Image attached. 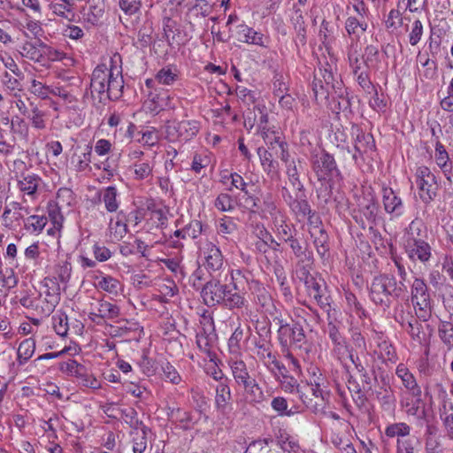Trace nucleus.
<instances>
[{
    "label": "nucleus",
    "instance_id": "obj_1",
    "mask_svg": "<svg viewBox=\"0 0 453 453\" xmlns=\"http://www.w3.org/2000/svg\"><path fill=\"white\" fill-rule=\"evenodd\" d=\"M121 57L113 55L108 63L98 65L93 71L90 81L91 93H97L101 102L117 100L123 93Z\"/></svg>",
    "mask_w": 453,
    "mask_h": 453
},
{
    "label": "nucleus",
    "instance_id": "obj_2",
    "mask_svg": "<svg viewBox=\"0 0 453 453\" xmlns=\"http://www.w3.org/2000/svg\"><path fill=\"white\" fill-rule=\"evenodd\" d=\"M425 229L420 221L412 220L406 232L405 251L412 261L426 263L432 257V249L424 239Z\"/></svg>",
    "mask_w": 453,
    "mask_h": 453
},
{
    "label": "nucleus",
    "instance_id": "obj_3",
    "mask_svg": "<svg viewBox=\"0 0 453 453\" xmlns=\"http://www.w3.org/2000/svg\"><path fill=\"white\" fill-rule=\"evenodd\" d=\"M407 289L403 281L397 282L394 276L380 274L372 279L370 296L375 303L388 305L390 297H399Z\"/></svg>",
    "mask_w": 453,
    "mask_h": 453
},
{
    "label": "nucleus",
    "instance_id": "obj_4",
    "mask_svg": "<svg viewBox=\"0 0 453 453\" xmlns=\"http://www.w3.org/2000/svg\"><path fill=\"white\" fill-rule=\"evenodd\" d=\"M36 298L39 304V315L49 316L52 313L60 301V286L57 278H45Z\"/></svg>",
    "mask_w": 453,
    "mask_h": 453
},
{
    "label": "nucleus",
    "instance_id": "obj_5",
    "mask_svg": "<svg viewBox=\"0 0 453 453\" xmlns=\"http://www.w3.org/2000/svg\"><path fill=\"white\" fill-rule=\"evenodd\" d=\"M199 131L195 120H172L165 125V138L170 142H187L193 139Z\"/></svg>",
    "mask_w": 453,
    "mask_h": 453
},
{
    "label": "nucleus",
    "instance_id": "obj_6",
    "mask_svg": "<svg viewBox=\"0 0 453 453\" xmlns=\"http://www.w3.org/2000/svg\"><path fill=\"white\" fill-rule=\"evenodd\" d=\"M415 182L418 190V196L421 201L428 204L436 196L438 183L434 173L426 165L416 168Z\"/></svg>",
    "mask_w": 453,
    "mask_h": 453
},
{
    "label": "nucleus",
    "instance_id": "obj_7",
    "mask_svg": "<svg viewBox=\"0 0 453 453\" xmlns=\"http://www.w3.org/2000/svg\"><path fill=\"white\" fill-rule=\"evenodd\" d=\"M312 168L320 180H326L339 174L334 157L326 152L313 157Z\"/></svg>",
    "mask_w": 453,
    "mask_h": 453
},
{
    "label": "nucleus",
    "instance_id": "obj_8",
    "mask_svg": "<svg viewBox=\"0 0 453 453\" xmlns=\"http://www.w3.org/2000/svg\"><path fill=\"white\" fill-rule=\"evenodd\" d=\"M201 254L203 265L209 273L219 272L224 267V256L219 247L213 242H205L201 248Z\"/></svg>",
    "mask_w": 453,
    "mask_h": 453
},
{
    "label": "nucleus",
    "instance_id": "obj_9",
    "mask_svg": "<svg viewBox=\"0 0 453 453\" xmlns=\"http://www.w3.org/2000/svg\"><path fill=\"white\" fill-rule=\"evenodd\" d=\"M422 391H411L403 395L400 400V405L409 416L422 418L426 415L425 403L422 400Z\"/></svg>",
    "mask_w": 453,
    "mask_h": 453
},
{
    "label": "nucleus",
    "instance_id": "obj_10",
    "mask_svg": "<svg viewBox=\"0 0 453 453\" xmlns=\"http://www.w3.org/2000/svg\"><path fill=\"white\" fill-rule=\"evenodd\" d=\"M235 37L241 42L257 45L262 48H268L270 43L269 36L256 31L245 23H241L236 26Z\"/></svg>",
    "mask_w": 453,
    "mask_h": 453
},
{
    "label": "nucleus",
    "instance_id": "obj_11",
    "mask_svg": "<svg viewBox=\"0 0 453 453\" xmlns=\"http://www.w3.org/2000/svg\"><path fill=\"white\" fill-rule=\"evenodd\" d=\"M381 195L384 210L391 216V219L399 218L403 215L404 203L402 198L391 188L383 185Z\"/></svg>",
    "mask_w": 453,
    "mask_h": 453
},
{
    "label": "nucleus",
    "instance_id": "obj_12",
    "mask_svg": "<svg viewBox=\"0 0 453 453\" xmlns=\"http://www.w3.org/2000/svg\"><path fill=\"white\" fill-rule=\"evenodd\" d=\"M174 97L168 91L150 92L145 102L146 108L151 113H158L161 111L173 109Z\"/></svg>",
    "mask_w": 453,
    "mask_h": 453
},
{
    "label": "nucleus",
    "instance_id": "obj_13",
    "mask_svg": "<svg viewBox=\"0 0 453 453\" xmlns=\"http://www.w3.org/2000/svg\"><path fill=\"white\" fill-rule=\"evenodd\" d=\"M226 285L221 284L218 280H209L202 288L201 296L207 306L221 303L225 296Z\"/></svg>",
    "mask_w": 453,
    "mask_h": 453
},
{
    "label": "nucleus",
    "instance_id": "obj_14",
    "mask_svg": "<svg viewBox=\"0 0 453 453\" xmlns=\"http://www.w3.org/2000/svg\"><path fill=\"white\" fill-rule=\"evenodd\" d=\"M214 405L216 411L223 416L228 415L232 411V392L229 383H220L215 386Z\"/></svg>",
    "mask_w": 453,
    "mask_h": 453
},
{
    "label": "nucleus",
    "instance_id": "obj_15",
    "mask_svg": "<svg viewBox=\"0 0 453 453\" xmlns=\"http://www.w3.org/2000/svg\"><path fill=\"white\" fill-rule=\"evenodd\" d=\"M359 210L366 220L374 224L378 219L380 208L375 195L371 188L365 189L363 198L358 203Z\"/></svg>",
    "mask_w": 453,
    "mask_h": 453
},
{
    "label": "nucleus",
    "instance_id": "obj_16",
    "mask_svg": "<svg viewBox=\"0 0 453 453\" xmlns=\"http://www.w3.org/2000/svg\"><path fill=\"white\" fill-rule=\"evenodd\" d=\"M278 337L284 347L291 343H301L304 341L305 334L303 327L297 324L282 325L278 328Z\"/></svg>",
    "mask_w": 453,
    "mask_h": 453
},
{
    "label": "nucleus",
    "instance_id": "obj_17",
    "mask_svg": "<svg viewBox=\"0 0 453 453\" xmlns=\"http://www.w3.org/2000/svg\"><path fill=\"white\" fill-rule=\"evenodd\" d=\"M305 285L309 296L313 298L322 309L328 311L330 301L329 296L326 295V288L312 277L306 279Z\"/></svg>",
    "mask_w": 453,
    "mask_h": 453
},
{
    "label": "nucleus",
    "instance_id": "obj_18",
    "mask_svg": "<svg viewBox=\"0 0 453 453\" xmlns=\"http://www.w3.org/2000/svg\"><path fill=\"white\" fill-rule=\"evenodd\" d=\"M255 112L258 113V117L257 118V124L258 127V129L261 133V135L265 141V142L268 145L269 150H273V142L272 139H273L274 135H277L274 131H271L268 127V114L265 109V106L264 105H256L254 107Z\"/></svg>",
    "mask_w": 453,
    "mask_h": 453
},
{
    "label": "nucleus",
    "instance_id": "obj_19",
    "mask_svg": "<svg viewBox=\"0 0 453 453\" xmlns=\"http://www.w3.org/2000/svg\"><path fill=\"white\" fill-rule=\"evenodd\" d=\"M42 184V178L35 173L22 174L18 180V188L24 195L35 199L36 193Z\"/></svg>",
    "mask_w": 453,
    "mask_h": 453
},
{
    "label": "nucleus",
    "instance_id": "obj_20",
    "mask_svg": "<svg viewBox=\"0 0 453 453\" xmlns=\"http://www.w3.org/2000/svg\"><path fill=\"white\" fill-rule=\"evenodd\" d=\"M95 286L114 296L121 295L124 289L123 284L118 279L104 273L95 277Z\"/></svg>",
    "mask_w": 453,
    "mask_h": 453
},
{
    "label": "nucleus",
    "instance_id": "obj_21",
    "mask_svg": "<svg viewBox=\"0 0 453 453\" xmlns=\"http://www.w3.org/2000/svg\"><path fill=\"white\" fill-rule=\"evenodd\" d=\"M354 148L356 152L353 154V159L356 162H357L358 158L364 159V156L372 152L375 148L373 137L370 134L364 132L357 133Z\"/></svg>",
    "mask_w": 453,
    "mask_h": 453
},
{
    "label": "nucleus",
    "instance_id": "obj_22",
    "mask_svg": "<svg viewBox=\"0 0 453 453\" xmlns=\"http://www.w3.org/2000/svg\"><path fill=\"white\" fill-rule=\"evenodd\" d=\"M100 202L104 204L108 212H117L120 205L119 193L115 186H108L100 189L98 193Z\"/></svg>",
    "mask_w": 453,
    "mask_h": 453
},
{
    "label": "nucleus",
    "instance_id": "obj_23",
    "mask_svg": "<svg viewBox=\"0 0 453 453\" xmlns=\"http://www.w3.org/2000/svg\"><path fill=\"white\" fill-rule=\"evenodd\" d=\"M49 8L53 14L68 21H72L75 18L76 5L70 0H52L49 4Z\"/></svg>",
    "mask_w": 453,
    "mask_h": 453
},
{
    "label": "nucleus",
    "instance_id": "obj_24",
    "mask_svg": "<svg viewBox=\"0 0 453 453\" xmlns=\"http://www.w3.org/2000/svg\"><path fill=\"white\" fill-rule=\"evenodd\" d=\"M209 328L203 327L196 334V344L199 349L208 356L216 342V334L214 333L212 323H209Z\"/></svg>",
    "mask_w": 453,
    "mask_h": 453
},
{
    "label": "nucleus",
    "instance_id": "obj_25",
    "mask_svg": "<svg viewBox=\"0 0 453 453\" xmlns=\"http://www.w3.org/2000/svg\"><path fill=\"white\" fill-rule=\"evenodd\" d=\"M180 72L174 65H168L159 69L155 74V81L163 86H173L180 80Z\"/></svg>",
    "mask_w": 453,
    "mask_h": 453
},
{
    "label": "nucleus",
    "instance_id": "obj_26",
    "mask_svg": "<svg viewBox=\"0 0 453 453\" xmlns=\"http://www.w3.org/2000/svg\"><path fill=\"white\" fill-rule=\"evenodd\" d=\"M367 27V20L363 17L350 15L345 22V29L354 42H358L357 39L365 34Z\"/></svg>",
    "mask_w": 453,
    "mask_h": 453
},
{
    "label": "nucleus",
    "instance_id": "obj_27",
    "mask_svg": "<svg viewBox=\"0 0 453 453\" xmlns=\"http://www.w3.org/2000/svg\"><path fill=\"white\" fill-rule=\"evenodd\" d=\"M238 386L243 388L247 396L250 398V403H261L266 400V396L262 388L251 376L250 379L245 380Z\"/></svg>",
    "mask_w": 453,
    "mask_h": 453
},
{
    "label": "nucleus",
    "instance_id": "obj_28",
    "mask_svg": "<svg viewBox=\"0 0 453 453\" xmlns=\"http://www.w3.org/2000/svg\"><path fill=\"white\" fill-rule=\"evenodd\" d=\"M127 226L124 221L123 213L118 212L115 219H111L108 226L109 236L111 242H119L127 234Z\"/></svg>",
    "mask_w": 453,
    "mask_h": 453
},
{
    "label": "nucleus",
    "instance_id": "obj_29",
    "mask_svg": "<svg viewBox=\"0 0 453 453\" xmlns=\"http://www.w3.org/2000/svg\"><path fill=\"white\" fill-rule=\"evenodd\" d=\"M24 73H21L20 76L12 75L9 72L3 73L2 84L4 89L14 97L19 96L24 90L23 87Z\"/></svg>",
    "mask_w": 453,
    "mask_h": 453
},
{
    "label": "nucleus",
    "instance_id": "obj_30",
    "mask_svg": "<svg viewBox=\"0 0 453 453\" xmlns=\"http://www.w3.org/2000/svg\"><path fill=\"white\" fill-rule=\"evenodd\" d=\"M263 170L271 178L278 176L279 164L273 159V154L264 147H259L257 150Z\"/></svg>",
    "mask_w": 453,
    "mask_h": 453
},
{
    "label": "nucleus",
    "instance_id": "obj_31",
    "mask_svg": "<svg viewBox=\"0 0 453 453\" xmlns=\"http://www.w3.org/2000/svg\"><path fill=\"white\" fill-rule=\"evenodd\" d=\"M92 148L87 146L84 151H79V148L74 150L70 163L77 172H83L90 168Z\"/></svg>",
    "mask_w": 453,
    "mask_h": 453
},
{
    "label": "nucleus",
    "instance_id": "obj_32",
    "mask_svg": "<svg viewBox=\"0 0 453 453\" xmlns=\"http://www.w3.org/2000/svg\"><path fill=\"white\" fill-rule=\"evenodd\" d=\"M287 202L291 211L297 217L305 218L307 215L311 213V206L309 205L307 200L305 199V196L302 191L296 194V198H293L292 196L288 195Z\"/></svg>",
    "mask_w": 453,
    "mask_h": 453
},
{
    "label": "nucleus",
    "instance_id": "obj_33",
    "mask_svg": "<svg viewBox=\"0 0 453 453\" xmlns=\"http://www.w3.org/2000/svg\"><path fill=\"white\" fill-rule=\"evenodd\" d=\"M396 376L401 380L403 385L408 392L418 391L421 389L417 382V380L413 373L409 370L407 365L403 363H400L395 369Z\"/></svg>",
    "mask_w": 453,
    "mask_h": 453
},
{
    "label": "nucleus",
    "instance_id": "obj_34",
    "mask_svg": "<svg viewBox=\"0 0 453 453\" xmlns=\"http://www.w3.org/2000/svg\"><path fill=\"white\" fill-rule=\"evenodd\" d=\"M374 340L377 345V349L374 351L379 355V357L383 361H395V350L392 344L382 334H377Z\"/></svg>",
    "mask_w": 453,
    "mask_h": 453
},
{
    "label": "nucleus",
    "instance_id": "obj_35",
    "mask_svg": "<svg viewBox=\"0 0 453 453\" xmlns=\"http://www.w3.org/2000/svg\"><path fill=\"white\" fill-rule=\"evenodd\" d=\"M310 234L314 238L313 242L318 254L322 257H325L329 250L327 234L323 228L317 226L310 229Z\"/></svg>",
    "mask_w": 453,
    "mask_h": 453
},
{
    "label": "nucleus",
    "instance_id": "obj_36",
    "mask_svg": "<svg viewBox=\"0 0 453 453\" xmlns=\"http://www.w3.org/2000/svg\"><path fill=\"white\" fill-rule=\"evenodd\" d=\"M434 160L437 165L444 173L448 180L451 181L450 177L448 176V173L451 170V163L449 162V157L444 145L439 141H437L435 143Z\"/></svg>",
    "mask_w": 453,
    "mask_h": 453
},
{
    "label": "nucleus",
    "instance_id": "obj_37",
    "mask_svg": "<svg viewBox=\"0 0 453 453\" xmlns=\"http://www.w3.org/2000/svg\"><path fill=\"white\" fill-rule=\"evenodd\" d=\"M19 52L22 58L30 61L40 63L42 60V49L39 47V43L25 41L19 46Z\"/></svg>",
    "mask_w": 453,
    "mask_h": 453
},
{
    "label": "nucleus",
    "instance_id": "obj_38",
    "mask_svg": "<svg viewBox=\"0 0 453 453\" xmlns=\"http://www.w3.org/2000/svg\"><path fill=\"white\" fill-rule=\"evenodd\" d=\"M273 224L276 234L280 240L288 242V240L294 236L293 233L296 232V229L287 223V219L284 214L278 216V218H274Z\"/></svg>",
    "mask_w": 453,
    "mask_h": 453
},
{
    "label": "nucleus",
    "instance_id": "obj_39",
    "mask_svg": "<svg viewBox=\"0 0 453 453\" xmlns=\"http://www.w3.org/2000/svg\"><path fill=\"white\" fill-rule=\"evenodd\" d=\"M95 306L104 320L115 319L120 314V309L118 305L104 299L98 300Z\"/></svg>",
    "mask_w": 453,
    "mask_h": 453
},
{
    "label": "nucleus",
    "instance_id": "obj_40",
    "mask_svg": "<svg viewBox=\"0 0 453 453\" xmlns=\"http://www.w3.org/2000/svg\"><path fill=\"white\" fill-rule=\"evenodd\" d=\"M173 417L175 420L180 424L182 428L190 429L194 426L195 424L197 423L201 418V412H192L178 409Z\"/></svg>",
    "mask_w": 453,
    "mask_h": 453
},
{
    "label": "nucleus",
    "instance_id": "obj_41",
    "mask_svg": "<svg viewBox=\"0 0 453 453\" xmlns=\"http://www.w3.org/2000/svg\"><path fill=\"white\" fill-rule=\"evenodd\" d=\"M263 203L260 205V211L263 214V217L267 218L271 217L272 220L274 218H278V216H281L282 212L278 209L275 199L270 193L262 195Z\"/></svg>",
    "mask_w": 453,
    "mask_h": 453
},
{
    "label": "nucleus",
    "instance_id": "obj_42",
    "mask_svg": "<svg viewBox=\"0 0 453 453\" xmlns=\"http://www.w3.org/2000/svg\"><path fill=\"white\" fill-rule=\"evenodd\" d=\"M360 51V43L352 40L347 48V55L349 65L355 74L362 71V62L359 59Z\"/></svg>",
    "mask_w": 453,
    "mask_h": 453
},
{
    "label": "nucleus",
    "instance_id": "obj_43",
    "mask_svg": "<svg viewBox=\"0 0 453 453\" xmlns=\"http://www.w3.org/2000/svg\"><path fill=\"white\" fill-rule=\"evenodd\" d=\"M35 350V341L33 338H27L22 341L18 348V362L19 365L27 363L34 355Z\"/></svg>",
    "mask_w": 453,
    "mask_h": 453
},
{
    "label": "nucleus",
    "instance_id": "obj_44",
    "mask_svg": "<svg viewBox=\"0 0 453 453\" xmlns=\"http://www.w3.org/2000/svg\"><path fill=\"white\" fill-rule=\"evenodd\" d=\"M232 375L237 385H240L245 380L251 376L248 371L246 364L241 359L231 360L229 363Z\"/></svg>",
    "mask_w": 453,
    "mask_h": 453
},
{
    "label": "nucleus",
    "instance_id": "obj_45",
    "mask_svg": "<svg viewBox=\"0 0 453 453\" xmlns=\"http://www.w3.org/2000/svg\"><path fill=\"white\" fill-rule=\"evenodd\" d=\"M221 303L230 310L242 309L246 306L247 301L242 295L237 292H233L226 287L225 296Z\"/></svg>",
    "mask_w": 453,
    "mask_h": 453
},
{
    "label": "nucleus",
    "instance_id": "obj_46",
    "mask_svg": "<svg viewBox=\"0 0 453 453\" xmlns=\"http://www.w3.org/2000/svg\"><path fill=\"white\" fill-rule=\"evenodd\" d=\"M48 219L43 215H31L24 219V227L32 234H40L47 225Z\"/></svg>",
    "mask_w": 453,
    "mask_h": 453
},
{
    "label": "nucleus",
    "instance_id": "obj_47",
    "mask_svg": "<svg viewBox=\"0 0 453 453\" xmlns=\"http://www.w3.org/2000/svg\"><path fill=\"white\" fill-rule=\"evenodd\" d=\"M154 165L150 160H138L133 163L134 178L137 180H145L152 175Z\"/></svg>",
    "mask_w": 453,
    "mask_h": 453
},
{
    "label": "nucleus",
    "instance_id": "obj_48",
    "mask_svg": "<svg viewBox=\"0 0 453 453\" xmlns=\"http://www.w3.org/2000/svg\"><path fill=\"white\" fill-rule=\"evenodd\" d=\"M237 230V225L231 217L224 216L218 219L216 223V231L218 234L227 239L228 235L233 234Z\"/></svg>",
    "mask_w": 453,
    "mask_h": 453
},
{
    "label": "nucleus",
    "instance_id": "obj_49",
    "mask_svg": "<svg viewBox=\"0 0 453 453\" xmlns=\"http://www.w3.org/2000/svg\"><path fill=\"white\" fill-rule=\"evenodd\" d=\"M260 357L263 359L265 365L273 372L274 370H277L280 374L281 378L285 374L286 367L280 361L277 360L276 357L270 351L269 349H264L263 353L260 354Z\"/></svg>",
    "mask_w": 453,
    "mask_h": 453
},
{
    "label": "nucleus",
    "instance_id": "obj_50",
    "mask_svg": "<svg viewBox=\"0 0 453 453\" xmlns=\"http://www.w3.org/2000/svg\"><path fill=\"white\" fill-rule=\"evenodd\" d=\"M260 357L263 359L265 365L273 372L274 370H277L280 374L281 378L285 374L286 367L280 361L277 360L276 357L270 351L269 349H264L263 353L260 354Z\"/></svg>",
    "mask_w": 453,
    "mask_h": 453
},
{
    "label": "nucleus",
    "instance_id": "obj_51",
    "mask_svg": "<svg viewBox=\"0 0 453 453\" xmlns=\"http://www.w3.org/2000/svg\"><path fill=\"white\" fill-rule=\"evenodd\" d=\"M411 433V427L409 425L403 422L394 423L388 426L385 429V434L388 437H398V439L407 438Z\"/></svg>",
    "mask_w": 453,
    "mask_h": 453
},
{
    "label": "nucleus",
    "instance_id": "obj_52",
    "mask_svg": "<svg viewBox=\"0 0 453 453\" xmlns=\"http://www.w3.org/2000/svg\"><path fill=\"white\" fill-rule=\"evenodd\" d=\"M416 315L418 319L426 321L432 314V300L430 298L412 302Z\"/></svg>",
    "mask_w": 453,
    "mask_h": 453
},
{
    "label": "nucleus",
    "instance_id": "obj_53",
    "mask_svg": "<svg viewBox=\"0 0 453 453\" xmlns=\"http://www.w3.org/2000/svg\"><path fill=\"white\" fill-rule=\"evenodd\" d=\"M403 327L413 340H419L421 333V324L411 316V319H405L403 316L398 320Z\"/></svg>",
    "mask_w": 453,
    "mask_h": 453
},
{
    "label": "nucleus",
    "instance_id": "obj_54",
    "mask_svg": "<svg viewBox=\"0 0 453 453\" xmlns=\"http://www.w3.org/2000/svg\"><path fill=\"white\" fill-rule=\"evenodd\" d=\"M430 297L426 282L419 278H416L411 285V301L413 302Z\"/></svg>",
    "mask_w": 453,
    "mask_h": 453
},
{
    "label": "nucleus",
    "instance_id": "obj_55",
    "mask_svg": "<svg viewBox=\"0 0 453 453\" xmlns=\"http://www.w3.org/2000/svg\"><path fill=\"white\" fill-rule=\"evenodd\" d=\"M147 427H142V430L132 432L133 436V452L144 453L147 449Z\"/></svg>",
    "mask_w": 453,
    "mask_h": 453
},
{
    "label": "nucleus",
    "instance_id": "obj_56",
    "mask_svg": "<svg viewBox=\"0 0 453 453\" xmlns=\"http://www.w3.org/2000/svg\"><path fill=\"white\" fill-rule=\"evenodd\" d=\"M122 418L132 429V432L142 430L146 427L143 423L139 420L137 411L133 408H128L122 411Z\"/></svg>",
    "mask_w": 453,
    "mask_h": 453
},
{
    "label": "nucleus",
    "instance_id": "obj_57",
    "mask_svg": "<svg viewBox=\"0 0 453 453\" xmlns=\"http://www.w3.org/2000/svg\"><path fill=\"white\" fill-rule=\"evenodd\" d=\"M20 26L35 38H40L44 34L42 23L31 17L26 18L24 21L20 23Z\"/></svg>",
    "mask_w": 453,
    "mask_h": 453
},
{
    "label": "nucleus",
    "instance_id": "obj_58",
    "mask_svg": "<svg viewBox=\"0 0 453 453\" xmlns=\"http://www.w3.org/2000/svg\"><path fill=\"white\" fill-rule=\"evenodd\" d=\"M271 407L280 417H291L296 413L292 409H288V401L283 396L274 397L271 402Z\"/></svg>",
    "mask_w": 453,
    "mask_h": 453
},
{
    "label": "nucleus",
    "instance_id": "obj_59",
    "mask_svg": "<svg viewBox=\"0 0 453 453\" xmlns=\"http://www.w3.org/2000/svg\"><path fill=\"white\" fill-rule=\"evenodd\" d=\"M52 326L58 335L65 336L69 329L67 316L65 313H56L52 317Z\"/></svg>",
    "mask_w": 453,
    "mask_h": 453
},
{
    "label": "nucleus",
    "instance_id": "obj_60",
    "mask_svg": "<svg viewBox=\"0 0 453 453\" xmlns=\"http://www.w3.org/2000/svg\"><path fill=\"white\" fill-rule=\"evenodd\" d=\"M142 137L138 140L144 146L153 147L159 141V134L155 127H147L140 132Z\"/></svg>",
    "mask_w": 453,
    "mask_h": 453
},
{
    "label": "nucleus",
    "instance_id": "obj_61",
    "mask_svg": "<svg viewBox=\"0 0 453 453\" xmlns=\"http://www.w3.org/2000/svg\"><path fill=\"white\" fill-rule=\"evenodd\" d=\"M214 206L220 211H232L235 207V203L230 195L221 193L215 199Z\"/></svg>",
    "mask_w": 453,
    "mask_h": 453
},
{
    "label": "nucleus",
    "instance_id": "obj_62",
    "mask_svg": "<svg viewBox=\"0 0 453 453\" xmlns=\"http://www.w3.org/2000/svg\"><path fill=\"white\" fill-rule=\"evenodd\" d=\"M365 65L368 68H378L380 63V54L377 47L368 45L365 51Z\"/></svg>",
    "mask_w": 453,
    "mask_h": 453
},
{
    "label": "nucleus",
    "instance_id": "obj_63",
    "mask_svg": "<svg viewBox=\"0 0 453 453\" xmlns=\"http://www.w3.org/2000/svg\"><path fill=\"white\" fill-rule=\"evenodd\" d=\"M210 162L211 159L208 152L196 153L193 157L191 170L196 173H200L202 169L206 168L210 165Z\"/></svg>",
    "mask_w": 453,
    "mask_h": 453
},
{
    "label": "nucleus",
    "instance_id": "obj_64",
    "mask_svg": "<svg viewBox=\"0 0 453 453\" xmlns=\"http://www.w3.org/2000/svg\"><path fill=\"white\" fill-rule=\"evenodd\" d=\"M439 335L446 345L453 346V324L442 322L439 327Z\"/></svg>",
    "mask_w": 453,
    "mask_h": 453
}]
</instances>
